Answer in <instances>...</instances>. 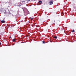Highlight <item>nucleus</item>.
<instances>
[{
	"instance_id": "nucleus-12",
	"label": "nucleus",
	"mask_w": 76,
	"mask_h": 76,
	"mask_svg": "<svg viewBox=\"0 0 76 76\" xmlns=\"http://www.w3.org/2000/svg\"><path fill=\"white\" fill-rule=\"evenodd\" d=\"M33 19V18H31V20H32Z\"/></svg>"
},
{
	"instance_id": "nucleus-4",
	"label": "nucleus",
	"mask_w": 76,
	"mask_h": 76,
	"mask_svg": "<svg viewBox=\"0 0 76 76\" xmlns=\"http://www.w3.org/2000/svg\"><path fill=\"white\" fill-rule=\"evenodd\" d=\"M13 42H15V39H13L12 40Z\"/></svg>"
},
{
	"instance_id": "nucleus-8",
	"label": "nucleus",
	"mask_w": 76,
	"mask_h": 76,
	"mask_svg": "<svg viewBox=\"0 0 76 76\" xmlns=\"http://www.w3.org/2000/svg\"><path fill=\"white\" fill-rule=\"evenodd\" d=\"M42 42L44 44L45 43V42L44 41H43Z\"/></svg>"
},
{
	"instance_id": "nucleus-11",
	"label": "nucleus",
	"mask_w": 76,
	"mask_h": 76,
	"mask_svg": "<svg viewBox=\"0 0 76 76\" xmlns=\"http://www.w3.org/2000/svg\"><path fill=\"white\" fill-rule=\"evenodd\" d=\"M10 38H12V37H10Z\"/></svg>"
},
{
	"instance_id": "nucleus-5",
	"label": "nucleus",
	"mask_w": 76,
	"mask_h": 76,
	"mask_svg": "<svg viewBox=\"0 0 76 76\" xmlns=\"http://www.w3.org/2000/svg\"><path fill=\"white\" fill-rule=\"evenodd\" d=\"M54 38H55V39H57V37L56 36H55L54 37Z\"/></svg>"
},
{
	"instance_id": "nucleus-1",
	"label": "nucleus",
	"mask_w": 76,
	"mask_h": 76,
	"mask_svg": "<svg viewBox=\"0 0 76 76\" xmlns=\"http://www.w3.org/2000/svg\"><path fill=\"white\" fill-rule=\"evenodd\" d=\"M49 4L50 5L52 4H53V1H51L49 2Z\"/></svg>"
},
{
	"instance_id": "nucleus-3",
	"label": "nucleus",
	"mask_w": 76,
	"mask_h": 76,
	"mask_svg": "<svg viewBox=\"0 0 76 76\" xmlns=\"http://www.w3.org/2000/svg\"><path fill=\"white\" fill-rule=\"evenodd\" d=\"M40 4H41L42 3V1H39V2H38Z\"/></svg>"
},
{
	"instance_id": "nucleus-13",
	"label": "nucleus",
	"mask_w": 76,
	"mask_h": 76,
	"mask_svg": "<svg viewBox=\"0 0 76 76\" xmlns=\"http://www.w3.org/2000/svg\"><path fill=\"white\" fill-rule=\"evenodd\" d=\"M18 6H21V5L19 6V5H18Z\"/></svg>"
},
{
	"instance_id": "nucleus-10",
	"label": "nucleus",
	"mask_w": 76,
	"mask_h": 76,
	"mask_svg": "<svg viewBox=\"0 0 76 76\" xmlns=\"http://www.w3.org/2000/svg\"><path fill=\"white\" fill-rule=\"evenodd\" d=\"M1 45V43L0 42V46Z\"/></svg>"
},
{
	"instance_id": "nucleus-7",
	"label": "nucleus",
	"mask_w": 76,
	"mask_h": 76,
	"mask_svg": "<svg viewBox=\"0 0 76 76\" xmlns=\"http://www.w3.org/2000/svg\"><path fill=\"white\" fill-rule=\"evenodd\" d=\"M25 2V1H22V3H23Z\"/></svg>"
},
{
	"instance_id": "nucleus-2",
	"label": "nucleus",
	"mask_w": 76,
	"mask_h": 76,
	"mask_svg": "<svg viewBox=\"0 0 76 76\" xmlns=\"http://www.w3.org/2000/svg\"><path fill=\"white\" fill-rule=\"evenodd\" d=\"M1 22L2 23H4L5 22V20H1Z\"/></svg>"
},
{
	"instance_id": "nucleus-6",
	"label": "nucleus",
	"mask_w": 76,
	"mask_h": 76,
	"mask_svg": "<svg viewBox=\"0 0 76 76\" xmlns=\"http://www.w3.org/2000/svg\"><path fill=\"white\" fill-rule=\"evenodd\" d=\"M72 31L73 32H75V31L74 30H72Z\"/></svg>"
},
{
	"instance_id": "nucleus-9",
	"label": "nucleus",
	"mask_w": 76,
	"mask_h": 76,
	"mask_svg": "<svg viewBox=\"0 0 76 76\" xmlns=\"http://www.w3.org/2000/svg\"><path fill=\"white\" fill-rule=\"evenodd\" d=\"M31 1V0H27L28 1Z\"/></svg>"
},
{
	"instance_id": "nucleus-15",
	"label": "nucleus",
	"mask_w": 76,
	"mask_h": 76,
	"mask_svg": "<svg viewBox=\"0 0 76 76\" xmlns=\"http://www.w3.org/2000/svg\"><path fill=\"white\" fill-rule=\"evenodd\" d=\"M33 0L34 1V0Z\"/></svg>"
},
{
	"instance_id": "nucleus-14",
	"label": "nucleus",
	"mask_w": 76,
	"mask_h": 76,
	"mask_svg": "<svg viewBox=\"0 0 76 76\" xmlns=\"http://www.w3.org/2000/svg\"><path fill=\"white\" fill-rule=\"evenodd\" d=\"M35 24H36V23H35Z\"/></svg>"
}]
</instances>
